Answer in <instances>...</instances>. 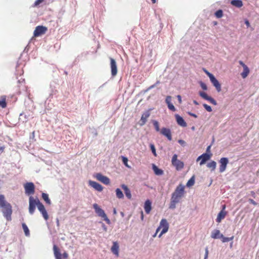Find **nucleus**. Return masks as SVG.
<instances>
[{"label": "nucleus", "mask_w": 259, "mask_h": 259, "mask_svg": "<svg viewBox=\"0 0 259 259\" xmlns=\"http://www.w3.org/2000/svg\"><path fill=\"white\" fill-rule=\"evenodd\" d=\"M184 194V186L180 184L177 187L175 191L172 193L169 208L174 209L176 204L180 202Z\"/></svg>", "instance_id": "obj_1"}, {"label": "nucleus", "mask_w": 259, "mask_h": 259, "mask_svg": "<svg viewBox=\"0 0 259 259\" xmlns=\"http://www.w3.org/2000/svg\"><path fill=\"white\" fill-rule=\"evenodd\" d=\"M0 209L4 217L8 221L12 220L13 212L11 204L5 199L4 195L0 194Z\"/></svg>", "instance_id": "obj_2"}, {"label": "nucleus", "mask_w": 259, "mask_h": 259, "mask_svg": "<svg viewBox=\"0 0 259 259\" xmlns=\"http://www.w3.org/2000/svg\"><path fill=\"white\" fill-rule=\"evenodd\" d=\"M93 207L95 209V212L99 217L102 218L108 224H110L111 223L110 220L107 217L104 211L101 208L97 203H94L93 205Z\"/></svg>", "instance_id": "obj_3"}, {"label": "nucleus", "mask_w": 259, "mask_h": 259, "mask_svg": "<svg viewBox=\"0 0 259 259\" xmlns=\"http://www.w3.org/2000/svg\"><path fill=\"white\" fill-rule=\"evenodd\" d=\"M38 200V198L34 199L32 196L29 198V213L31 215L34 213L36 206H37Z\"/></svg>", "instance_id": "obj_4"}, {"label": "nucleus", "mask_w": 259, "mask_h": 259, "mask_svg": "<svg viewBox=\"0 0 259 259\" xmlns=\"http://www.w3.org/2000/svg\"><path fill=\"white\" fill-rule=\"evenodd\" d=\"M159 227L162 228V231L159 234L158 237L160 238L163 234L166 233L168 231L169 228V224L165 219H162L159 224Z\"/></svg>", "instance_id": "obj_5"}, {"label": "nucleus", "mask_w": 259, "mask_h": 259, "mask_svg": "<svg viewBox=\"0 0 259 259\" xmlns=\"http://www.w3.org/2000/svg\"><path fill=\"white\" fill-rule=\"evenodd\" d=\"M24 189L25 194L27 195H32L34 193L35 187L32 182L26 183L24 185Z\"/></svg>", "instance_id": "obj_6"}, {"label": "nucleus", "mask_w": 259, "mask_h": 259, "mask_svg": "<svg viewBox=\"0 0 259 259\" xmlns=\"http://www.w3.org/2000/svg\"><path fill=\"white\" fill-rule=\"evenodd\" d=\"M47 31V28L45 26L39 25L35 27L33 32V35L35 37H38L45 34Z\"/></svg>", "instance_id": "obj_7"}, {"label": "nucleus", "mask_w": 259, "mask_h": 259, "mask_svg": "<svg viewBox=\"0 0 259 259\" xmlns=\"http://www.w3.org/2000/svg\"><path fill=\"white\" fill-rule=\"evenodd\" d=\"M220 168L219 171L221 173L224 172L226 169L227 164L229 163V159L227 157L221 158L219 160Z\"/></svg>", "instance_id": "obj_8"}, {"label": "nucleus", "mask_w": 259, "mask_h": 259, "mask_svg": "<svg viewBox=\"0 0 259 259\" xmlns=\"http://www.w3.org/2000/svg\"><path fill=\"white\" fill-rule=\"evenodd\" d=\"M95 178L98 181L101 182L105 185H109L110 184V179L107 177L103 176L101 173H97L96 175Z\"/></svg>", "instance_id": "obj_9"}, {"label": "nucleus", "mask_w": 259, "mask_h": 259, "mask_svg": "<svg viewBox=\"0 0 259 259\" xmlns=\"http://www.w3.org/2000/svg\"><path fill=\"white\" fill-rule=\"evenodd\" d=\"M110 68L111 70L112 76H115L117 73V64L115 60L110 58Z\"/></svg>", "instance_id": "obj_10"}, {"label": "nucleus", "mask_w": 259, "mask_h": 259, "mask_svg": "<svg viewBox=\"0 0 259 259\" xmlns=\"http://www.w3.org/2000/svg\"><path fill=\"white\" fill-rule=\"evenodd\" d=\"M150 112L149 110L145 111L142 115L140 122L139 123L140 126H143L147 122V118L150 116Z\"/></svg>", "instance_id": "obj_11"}, {"label": "nucleus", "mask_w": 259, "mask_h": 259, "mask_svg": "<svg viewBox=\"0 0 259 259\" xmlns=\"http://www.w3.org/2000/svg\"><path fill=\"white\" fill-rule=\"evenodd\" d=\"M89 184L91 187L99 192H101L103 189L102 186L95 181L90 180L89 181Z\"/></svg>", "instance_id": "obj_12"}, {"label": "nucleus", "mask_w": 259, "mask_h": 259, "mask_svg": "<svg viewBox=\"0 0 259 259\" xmlns=\"http://www.w3.org/2000/svg\"><path fill=\"white\" fill-rule=\"evenodd\" d=\"M210 82L213 85L215 88L216 90L220 92L221 91V85L219 81L214 76H213L209 78Z\"/></svg>", "instance_id": "obj_13"}, {"label": "nucleus", "mask_w": 259, "mask_h": 259, "mask_svg": "<svg viewBox=\"0 0 259 259\" xmlns=\"http://www.w3.org/2000/svg\"><path fill=\"white\" fill-rule=\"evenodd\" d=\"M160 132L161 134L163 136H165L168 139V140H171L172 138L171 135V132L169 128L163 127L162 128Z\"/></svg>", "instance_id": "obj_14"}, {"label": "nucleus", "mask_w": 259, "mask_h": 259, "mask_svg": "<svg viewBox=\"0 0 259 259\" xmlns=\"http://www.w3.org/2000/svg\"><path fill=\"white\" fill-rule=\"evenodd\" d=\"M210 158V155L207 153H203L197 158V160L201 159L200 165H202Z\"/></svg>", "instance_id": "obj_15"}, {"label": "nucleus", "mask_w": 259, "mask_h": 259, "mask_svg": "<svg viewBox=\"0 0 259 259\" xmlns=\"http://www.w3.org/2000/svg\"><path fill=\"white\" fill-rule=\"evenodd\" d=\"M175 117L176 119V121L179 125L182 127H186L187 126V123L185 121L182 117H181L178 114H176Z\"/></svg>", "instance_id": "obj_16"}, {"label": "nucleus", "mask_w": 259, "mask_h": 259, "mask_svg": "<svg viewBox=\"0 0 259 259\" xmlns=\"http://www.w3.org/2000/svg\"><path fill=\"white\" fill-rule=\"evenodd\" d=\"M225 208V206H223V209L219 213L217 218L216 219V221L218 223H220L221 221L224 219L226 215V212L224 211V209Z\"/></svg>", "instance_id": "obj_17"}, {"label": "nucleus", "mask_w": 259, "mask_h": 259, "mask_svg": "<svg viewBox=\"0 0 259 259\" xmlns=\"http://www.w3.org/2000/svg\"><path fill=\"white\" fill-rule=\"evenodd\" d=\"M111 250L113 253L117 256L119 255V245L117 242H113Z\"/></svg>", "instance_id": "obj_18"}, {"label": "nucleus", "mask_w": 259, "mask_h": 259, "mask_svg": "<svg viewBox=\"0 0 259 259\" xmlns=\"http://www.w3.org/2000/svg\"><path fill=\"white\" fill-rule=\"evenodd\" d=\"M53 250L56 259H63L62 257V254L61 253L59 249L56 245H54Z\"/></svg>", "instance_id": "obj_19"}, {"label": "nucleus", "mask_w": 259, "mask_h": 259, "mask_svg": "<svg viewBox=\"0 0 259 259\" xmlns=\"http://www.w3.org/2000/svg\"><path fill=\"white\" fill-rule=\"evenodd\" d=\"M144 209L146 213H150L151 210V202L150 200L147 199L144 203Z\"/></svg>", "instance_id": "obj_20"}, {"label": "nucleus", "mask_w": 259, "mask_h": 259, "mask_svg": "<svg viewBox=\"0 0 259 259\" xmlns=\"http://www.w3.org/2000/svg\"><path fill=\"white\" fill-rule=\"evenodd\" d=\"M121 188L124 191V193L125 196L127 197L128 199H130L132 198V194L130 190L127 187V186L124 184H122L121 185Z\"/></svg>", "instance_id": "obj_21"}, {"label": "nucleus", "mask_w": 259, "mask_h": 259, "mask_svg": "<svg viewBox=\"0 0 259 259\" xmlns=\"http://www.w3.org/2000/svg\"><path fill=\"white\" fill-rule=\"evenodd\" d=\"M172 164L175 166L177 170L182 169L184 167V163L179 160L175 161V162H173Z\"/></svg>", "instance_id": "obj_22"}, {"label": "nucleus", "mask_w": 259, "mask_h": 259, "mask_svg": "<svg viewBox=\"0 0 259 259\" xmlns=\"http://www.w3.org/2000/svg\"><path fill=\"white\" fill-rule=\"evenodd\" d=\"M152 169L153 170L154 174L157 176H161L163 175V171L159 168L155 164H152Z\"/></svg>", "instance_id": "obj_23"}, {"label": "nucleus", "mask_w": 259, "mask_h": 259, "mask_svg": "<svg viewBox=\"0 0 259 259\" xmlns=\"http://www.w3.org/2000/svg\"><path fill=\"white\" fill-rule=\"evenodd\" d=\"M231 4L237 8H241L243 6V2L241 0H232Z\"/></svg>", "instance_id": "obj_24"}, {"label": "nucleus", "mask_w": 259, "mask_h": 259, "mask_svg": "<svg viewBox=\"0 0 259 259\" xmlns=\"http://www.w3.org/2000/svg\"><path fill=\"white\" fill-rule=\"evenodd\" d=\"M220 231L219 230H214L211 234V237L213 239H219L221 238Z\"/></svg>", "instance_id": "obj_25"}, {"label": "nucleus", "mask_w": 259, "mask_h": 259, "mask_svg": "<svg viewBox=\"0 0 259 259\" xmlns=\"http://www.w3.org/2000/svg\"><path fill=\"white\" fill-rule=\"evenodd\" d=\"M249 72V69L248 67L243 68V71L241 73V75L243 78H245Z\"/></svg>", "instance_id": "obj_26"}, {"label": "nucleus", "mask_w": 259, "mask_h": 259, "mask_svg": "<svg viewBox=\"0 0 259 259\" xmlns=\"http://www.w3.org/2000/svg\"><path fill=\"white\" fill-rule=\"evenodd\" d=\"M42 198L45 201L46 203L48 204H51V202L50 199L49 198V195L48 194L45 193H42L41 194Z\"/></svg>", "instance_id": "obj_27"}, {"label": "nucleus", "mask_w": 259, "mask_h": 259, "mask_svg": "<svg viewBox=\"0 0 259 259\" xmlns=\"http://www.w3.org/2000/svg\"><path fill=\"white\" fill-rule=\"evenodd\" d=\"M116 197L119 199H122L124 197V195L122 191L119 188L115 190Z\"/></svg>", "instance_id": "obj_28"}, {"label": "nucleus", "mask_w": 259, "mask_h": 259, "mask_svg": "<svg viewBox=\"0 0 259 259\" xmlns=\"http://www.w3.org/2000/svg\"><path fill=\"white\" fill-rule=\"evenodd\" d=\"M22 226L23 229L24 230L25 236H27V237L29 236H30L29 230L28 227L27 226V225L25 223H23L22 224Z\"/></svg>", "instance_id": "obj_29"}, {"label": "nucleus", "mask_w": 259, "mask_h": 259, "mask_svg": "<svg viewBox=\"0 0 259 259\" xmlns=\"http://www.w3.org/2000/svg\"><path fill=\"white\" fill-rule=\"evenodd\" d=\"M217 163L214 161H211L207 164V166L208 168H211V170L213 171L215 169Z\"/></svg>", "instance_id": "obj_30"}, {"label": "nucleus", "mask_w": 259, "mask_h": 259, "mask_svg": "<svg viewBox=\"0 0 259 259\" xmlns=\"http://www.w3.org/2000/svg\"><path fill=\"white\" fill-rule=\"evenodd\" d=\"M220 236V238L222 239V241L223 242H228L232 240L234 238V236H232L231 237H225L223 234H221Z\"/></svg>", "instance_id": "obj_31"}, {"label": "nucleus", "mask_w": 259, "mask_h": 259, "mask_svg": "<svg viewBox=\"0 0 259 259\" xmlns=\"http://www.w3.org/2000/svg\"><path fill=\"white\" fill-rule=\"evenodd\" d=\"M194 183H195V177L193 176L188 181V182L187 183L186 186L188 187H190L193 186L194 184Z\"/></svg>", "instance_id": "obj_32"}, {"label": "nucleus", "mask_w": 259, "mask_h": 259, "mask_svg": "<svg viewBox=\"0 0 259 259\" xmlns=\"http://www.w3.org/2000/svg\"><path fill=\"white\" fill-rule=\"evenodd\" d=\"M0 106L3 108L7 106L5 96H2V99L0 100Z\"/></svg>", "instance_id": "obj_33"}, {"label": "nucleus", "mask_w": 259, "mask_h": 259, "mask_svg": "<svg viewBox=\"0 0 259 259\" xmlns=\"http://www.w3.org/2000/svg\"><path fill=\"white\" fill-rule=\"evenodd\" d=\"M37 207L40 212L43 211V210L46 209L44 205L42 204V203H41L40 202L39 200L37 201Z\"/></svg>", "instance_id": "obj_34"}, {"label": "nucleus", "mask_w": 259, "mask_h": 259, "mask_svg": "<svg viewBox=\"0 0 259 259\" xmlns=\"http://www.w3.org/2000/svg\"><path fill=\"white\" fill-rule=\"evenodd\" d=\"M223 12L221 9L217 10L215 12V16L218 18H222L223 17Z\"/></svg>", "instance_id": "obj_35"}, {"label": "nucleus", "mask_w": 259, "mask_h": 259, "mask_svg": "<svg viewBox=\"0 0 259 259\" xmlns=\"http://www.w3.org/2000/svg\"><path fill=\"white\" fill-rule=\"evenodd\" d=\"M199 96L202 98L203 99L207 100L210 96H208L207 94L204 92H199Z\"/></svg>", "instance_id": "obj_36"}, {"label": "nucleus", "mask_w": 259, "mask_h": 259, "mask_svg": "<svg viewBox=\"0 0 259 259\" xmlns=\"http://www.w3.org/2000/svg\"><path fill=\"white\" fill-rule=\"evenodd\" d=\"M152 122H153V125H154V126L155 127V130L157 132H159L160 131V128H159L158 122L157 121H156V120H153L152 121Z\"/></svg>", "instance_id": "obj_37"}, {"label": "nucleus", "mask_w": 259, "mask_h": 259, "mask_svg": "<svg viewBox=\"0 0 259 259\" xmlns=\"http://www.w3.org/2000/svg\"><path fill=\"white\" fill-rule=\"evenodd\" d=\"M150 149L151 150V151L152 152V153L153 154V155L155 156H157V154H156V149H155V147L154 146V145L152 144H151L150 145Z\"/></svg>", "instance_id": "obj_38"}, {"label": "nucleus", "mask_w": 259, "mask_h": 259, "mask_svg": "<svg viewBox=\"0 0 259 259\" xmlns=\"http://www.w3.org/2000/svg\"><path fill=\"white\" fill-rule=\"evenodd\" d=\"M122 161L125 166L130 167V166L127 164L128 159L126 157L122 156Z\"/></svg>", "instance_id": "obj_39"}, {"label": "nucleus", "mask_w": 259, "mask_h": 259, "mask_svg": "<svg viewBox=\"0 0 259 259\" xmlns=\"http://www.w3.org/2000/svg\"><path fill=\"white\" fill-rule=\"evenodd\" d=\"M40 212L42 214V215L45 220H47L49 219V215H48V212L46 209L43 210V211H41Z\"/></svg>", "instance_id": "obj_40"}, {"label": "nucleus", "mask_w": 259, "mask_h": 259, "mask_svg": "<svg viewBox=\"0 0 259 259\" xmlns=\"http://www.w3.org/2000/svg\"><path fill=\"white\" fill-rule=\"evenodd\" d=\"M171 97L170 96H168L166 97L165 99V102L167 105V106H168V105H171L172 103H171Z\"/></svg>", "instance_id": "obj_41"}, {"label": "nucleus", "mask_w": 259, "mask_h": 259, "mask_svg": "<svg viewBox=\"0 0 259 259\" xmlns=\"http://www.w3.org/2000/svg\"><path fill=\"white\" fill-rule=\"evenodd\" d=\"M199 84L200 85V87H201V88L203 90H207V87L206 85V84L204 83L202 81H200L199 82Z\"/></svg>", "instance_id": "obj_42"}, {"label": "nucleus", "mask_w": 259, "mask_h": 259, "mask_svg": "<svg viewBox=\"0 0 259 259\" xmlns=\"http://www.w3.org/2000/svg\"><path fill=\"white\" fill-rule=\"evenodd\" d=\"M203 106L206 109V110L208 112L212 111L211 107L210 106L208 105L207 104H203Z\"/></svg>", "instance_id": "obj_43"}, {"label": "nucleus", "mask_w": 259, "mask_h": 259, "mask_svg": "<svg viewBox=\"0 0 259 259\" xmlns=\"http://www.w3.org/2000/svg\"><path fill=\"white\" fill-rule=\"evenodd\" d=\"M207 101H208L209 102H210V103H211V104H212L214 105H217V103L216 101L211 97H209V98L208 99V100Z\"/></svg>", "instance_id": "obj_44"}, {"label": "nucleus", "mask_w": 259, "mask_h": 259, "mask_svg": "<svg viewBox=\"0 0 259 259\" xmlns=\"http://www.w3.org/2000/svg\"><path fill=\"white\" fill-rule=\"evenodd\" d=\"M44 2V0H36L33 4L34 7L38 6L41 3Z\"/></svg>", "instance_id": "obj_45"}, {"label": "nucleus", "mask_w": 259, "mask_h": 259, "mask_svg": "<svg viewBox=\"0 0 259 259\" xmlns=\"http://www.w3.org/2000/svg\"><path fill=\"white\" fill-rule=\"evenodd\" d=\"M203 70H204V72L209 77V78H210L211 77L214 76L212 73H210L209 71H208L205 69H204Z\"/></svg>", "instance_id": "obj_46"}, {"label": "nucleus", "mask_w": 259, "mask_h": 259, "mask_svg": "<svg viewBox=\"0 0 259 259\" xmlns=\"http://www.w3.org/2000/svg\"><path fill=\"white\" fill-rule=\"evenodd\" d=\"M168 108L169 110L172 111H175L176 110V108L172 104L169 105H168Z\"/></svg>", "instance_id": "obj_47"}, {"label": "nucleus", "mask_w": 259, "mask_h": 259, "mask_svg": "<svg viewBox=\"0 0 259 259\" xmlns=\"http://www.w3.org/2000/svg\"><path fill=\"white\" fill-rule=\"evenodd\" d=\"M208 247H206L205 248V255H204V259H207L208 257Z\"/></svg>", "instance_id": "obj_48"}, {"label": "nucleus", "mask_w": 259, "mask_h": 259, "mask_svg": "<svg viewBox=\"0 0 259 259\" xmlns=\"http://www.w3.org/2000/svg\"><path fill=\"white\" fill-rule=\"evenodd\" d=\"M177 157H178V156L177 154H174L172 157V159H171V162L172 163L173 162H175V161H177L178 160V159H177Z\"/></svg>", "instance_id": "obj_49"}, {"label": "nucleus", "mask_w": 259, "mask_h": 259, "mask_svg": "<svg viewBox=\"0 0 259 259\" xmlns=\"http://www.w3.org/2000/svg\"><path fill=\"white\" fill-rule=\"evenodd\" d=\"M178 143L182 146H185L186 145V142L183 140H178Z\"/></svg>", "instance_id": "obj_50"}, {"label": "nucleus", "mask_w": 259, "mask_h": 259, "mask_svg": "<svg viewBox=\"0 0 259 259\" xmlns=\"http://www.w3.org/2000/svg\"><path fill=\"white\" fill-rule=\"evenodd\" d=\"M249 202L251 203V204H252L253 205H257V203L254 201L253 199H249Z\"/></svg>", "instance_id": "obj_51"}, {"label": "nucleus", "mask_w": 259, "mask_h": 259, "mask_svg": "<svg viewBox=\"0 0 259 259\" xmlns=\"http://www.w3.org/2000/svg\"><path fill=\"white\" fill-rule=\"evenodd\" d=\"M188 114L189 115H190L191 116H193V117H194L195 118H197V115L196 114H194V113H193L189 112H188Z\"/></svg>", "instance_id": "obj_52"}, {"label": "nucleus", "mask_w": 259, "mask_h": 259, "mask_svg": "<svg viewBox=\"0 0 259 259\" xmlns=\"http://www.w3.org/2000/svg\"><path fill=\"white\" fill-rule=\"evenodd\" d=\"M68 257V254L66 253V252H64L62 254V258H67Z\"/></svg>", "instance_id": "obj_53"}, {"label": "nucleus", "mask_w": 259, "mask_h": 259, "mask_svg": "<svg viewBox=\"0 0 259 259\" xmlns=\"http://www.w3.org/2000/svg\"><path fill=\"white\" fill-rule=\"evenodd\" d=\"M239 63L240 65H241L243 67V68L247 67L242 61H239Z\"/></svg>", "instance_id": "obj_54"}, {"label": "nucleus", "mask_w": 259, "mask_h": 259, "mask_svg": "<svg viewBox=\"0 0 259 259\" xmlns=\"http://www.w3.org/2000/svg\"><path fill=\"white\" fill-rule=\"evenodd\" d=\"M156 87V84H154L153 85H151L150 86L147 90V91H149L150 90H151L152 89L155 88Z\"/></svg>", "instance_id": "obj_55"}, {"label": "nucleus", "mask_w": 259, "mask_h": 259, "mask_svg": "<svg viewBox=\"0 0 259 259\" xmlns=\"http://www.w3.org/2000/svg\"><path fill=\"white\" fill-rule=\"evenodd\" d=\"M4 149H5V147L4 146H0V154L4 152Z\"/></svg>", "instance_id": "obj_56"}, {"label": "nucleus", "mask_w": 259, "mask_h": 259, "mask_svg": "<svg viewBox=\"0 0 259 259\" xmlns=\"http://www.w3.org/2000/svg\"><path fill=\"white\" fill-rule=\"evenodd\" d=\"M245 24L247 26V27H249L250 26V23L248 20H245Z\"/></svg>", "instance_id": "obj_57"}, {"label": "nucleus", "mask_w": 259, "mask_h": 259, "mask_svg": "<svg viewBox=\"0 0 259 259\" xmlns=\"http://www.w3.org/2000/svg\"><path fill=\"white\" fill-rule=\"evenodd\" d=\"M177 98H178V99L179 102L180 103H181V102H182V99H181V96H180V95H178V96H177Z\"/></svg>", "instance_id": "obj_58"}, {"label": "nucleus", "mask_w": 259, "mask_h": 259, "mask_svg": "<svg viewBox=\"0 0 259 259\" xmlns=\"http://www.w3.org/2000/svg\"><path fill=\"white\" fill-rule=\"evenodd\" d=\"M102 227L104 231H107V227L104 224H102Z\"/></svg>", "instance_id": "obj_59"}, {"label": "nucleus", "mask_w": 259, "mask_h": 259, "mask_svg": "<svg viewBox=\"0 0 259 259\" xmlns=\"http://www.w3.org/2000/svg\"><path fill=\"white\" fill-rule=\"evenodd\" d=\"M193 102L196 105H199L198 102L197 101H196V100H193Z\"/></svg>", "instance_id": "obj_60"}, {"label": "nucleus", "mask_w": 259, "mask_h": 259, "mask_svg": "<svg viewBox=\"0 0 259 259\" xmlns=\"http://www.w3.org/2000/svg\"><path fill=\"white\" fill-rule=\"evenodd\" d=\"M141 220H143V219H144V214H143V212L142 211H141Z\"/></svg>", "instance_id": "obj_61"}, {"label": "nucleus", "mask_w": 259, "mask_h": 259, "mask_svg": "<svg viewBox=\"0 0 259 259\" xmlns=\"http://www.w3.org/2000/svg\"><path fill=\"white\" fill-rule=\"evenodd\" d=\"M160 229H161V228L159 226V227L157 228V229H156V233H158V232L160 231Z\"/></svg>", "instance_id": "obj_62"}, {"label": "nucleus", "mask_w": 259, "mask_h": 259, "mask_svg": "<svg viewBox=\"0 0 259 259\" xmlns=\"http://www.w3.org/2000/svg\"><path fill=\"white\" fill-rule=\"evenodd\" d=\"M210 147H211V146H210V145H209V146H208V147H207V149H206V151H207V152L209 151Z\"/></svg>", "instance_id": "obj_63"}, {"label": "nucleus", "mask_w": 259, "mask_h": 259, "mask_svg": "<svg viewBox=\"0 0 259 259\" xmlns=\"http://www.w3.org/2000/svg\"><path fill=\"white\" fill-rule=\"evenodd\" d=\"M160 83V81L159 80L157 81L155 83L156 84V86Z\"/></svg>", "instance_id": "obj_64"}]
</instances>
